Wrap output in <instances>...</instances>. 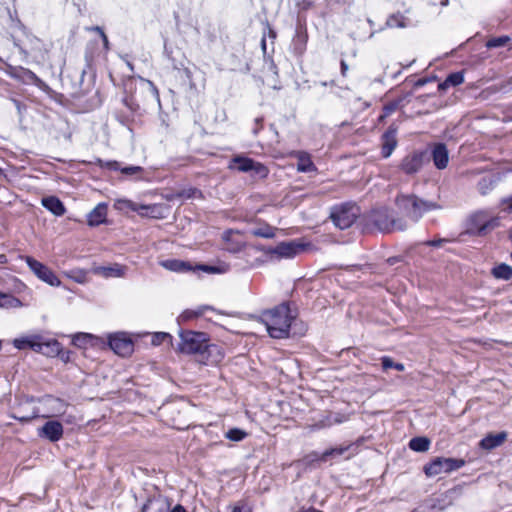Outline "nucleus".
Here are the masks:
<instances>
[{
	"label": "nucleus",
	"mask_w": 512,
	"mask_h": 512,
	"mask_svg": "<svg viewBox=\"0 0 512 512\" xmlns=\"http://www.w3.org/2000/svg\"><path fill=\"white\" fill-rule=\"evenodd\" d=\"M260 319L272 338L284 339L289 336L295 315L292 314L288 303H281L272 309L263 311Z\"/></svg>",
	"instance_id": "1"
},
{
	"label": "nucleus",
	"mask_w": 512,
	"mask_h": 512,
	"mask_svg": "<svg viewBox=\"0 0 512 512\" xmlns=\"http://www.w3.org/2000/svg\"><path fill=\"white\" fill-rule=\"evenodd\" d=\"M396 205L413 223L418 222L424 213L441 208L436 202L423 200L413 194L397 196Z\"/></svg>",
	"instance_id": "2"
},
{
	"label": "nucleus",
	"mask_w": 512,
	"mask_h": 512,
	"mask_svg": "<svg viewBox=\"0 0 512 512\" xmlns=\"http://www.w3.org/2000/svg\"><path fill=\"white\" fill-rule=\"evenodd\" d=\"M306 245L297 241L281 242L275 247H259L258 249L267 256L270 261L290 259L305 250Z\"/></svg>",
	"instance_id": "3"
},
{
	"label": "nucleus",
	"mask_w": 512,
	"mask_h": 512,
	"mask_svg": "<svg viewBox=\"0 0 512 512\" xmlns=\"http://www.w3.org/2000/svg\"><path fill=\"white\" fill-rule=\"evenodd\" d=\"M371 223L382 232H392L395 230L403 231L408 225L403 219L392 217L387 208H379L372 211L370 215Z\"/></svg>",
	"instance_id": "4"
},
{
	"label": "nucleus",
	"mask_w": 512,
	"mask_h": 512,
	"mask_svg": "<svg viewBox=\"0 0 512 512\" xmlns=\"http://www.w3.org/2000/svg\"><path fill=\"white\" fill-rule=\"evenodd\" d=\"M499 225V217H490L487 211L480 210L469 217L468 232L473 235L484 236Z\"/></svg>",
	"instance_id": "5"
},
{
	"label": "nucleus",
	"mask_w": 512,
	"mask_h": 512,
	"mask_svg": "<svg viewBox=\"0 0 512 512\" xmlns=\"http://www.w3.org/2000/svg\"><path fill=\"white\" fill-rule=\"evenodd\" d=\"M179 336L181 339L179 350L186 354H197L200 356L205 343L209 341L207 334L203 332L181 331Z\"/></svg>",
	"instance_id": "6"
},
{
	"label": "nucleus",
	"mask_w": 512,
	"mask_h": 512,
	"mask_svg": "<svg viewBox=\"0 0 512 512\" xmlns=\"http://www.w3.org/2000/svg\"><path fill=\"white\" fill-rule=\"evenodd\" d=\"M465 460L456 458L436 457L427 463L423 470L427 477H434L441 473H451L462 468Z\"/></svg>",
	"instance_id": "7"
},
{
	"label": "nucleus",
	"mask_w": 512,
	"mask_h": 512,
	"mask_svg": "<svg viewBox=\"0 0 512 512\" xmlns=\"http://www.w3.org/2000/svg\"><path fill=\"white\" fill-rule=\"evenodd\" d=\"M358 215L359 208L354 204L346 203L333 208L331 219L335 226L343 230L351 227Z\"/></svg>",
	"instance_id": "8"
},
{
	"label": "nucleus",
	"mask_w": 512,
	"mask_h": 512,
	"mask_svg": "<svg viewBox=\"0 0 512 512\" xmlns=\"http://www.w3.org/2000/svg\"><path fill=\"white\" fill-rule=\"evenodd\" d=\"M230 169H236L240 172H254L261 178L268 175V169L260 162H256L251 158L244 156H235L229 165Z\"/></svg>",
	"instance_id": "9"
},
{
	"label": "nucleus",
	"mask_w": 512,
	"mask_h": 512,
	"mask_svg": "<svg viewBox=\"0 0 512 512\" xmlns=\"http://www.w3.org/2000/svg\"><path fill=\"white\" fill-rule=\"evenodd\" d=\"M25 261L28 267L31 269V271H33V273L42 281L46 282L51 286H59L61 284L59 278L46 265L42 264L41 262L37 261L36 259L30 256H27Z\"/></svg>",
	"instance_id": "10"
},
{
	"label": "nucleus",
	"mask_w": 512,
	"mask_h": 512,
	"mask_svg": "<svg viewBox=\"0 0 512 512\" xmlns=\"http://www.w3.org/2000/svg\"><path fill=\"white\" fill-rule=\"evenodd\" d=\"M5 71L8 76L23 84L35 85L38 87L43 85V81L34 72L27 68L7 65Z\"/></svg>",
	"instance_id": "11"
},
{
	"label": "nucleus",
	"mask_w": 512,
	"mask_h": 512,
	"mask_svg": "<svg viewBox=\"0 0 512 512\" xmlns=\"http://www.w3.org/2000/svg\"><path fill=\"white\" fill-rule=\"evenodd\" d=\"M41 404L44 409V414H42L44 418L61 416L66 412L68 407V404L64 400L50 395L43 397Z\"/></svg>",
	"instance_id": "12"
},
{
	"label": "nucleus",
	"mask_w": 512,
	"mask_h": 512,
	"mask_svg": "<svg viewBox=\"0 0 512 512\" xmlns=\"http://www.w3.org/2000/svg\"><path fill=\"white\" fill-rule=\"evenodd\" d=\"M110 348L119 356L125 357L133 352L134 345L124 333H116L109 337Z\"/></svg>",
	"instance_id": "13"
},
{
	"label": "nucleus",
	"mask_w": 512,
	"mask_h": 512,
	"mask_svg": "<svg viewBox=\"0 0 512 512\" xmlns=\"http://www.w3.org/2000/svg\"><path fill=\"white\" fill-rule=\"evenodd\" d=\"M63 432V426L59 421L50 420L38 429V436L51 442H57L62 438Z\"/></svg>",
	"instance_id": "14"
},
{
	"label": "nucleus",
	"mask_w": 512,
	"mask_h": 512,
	"mask_svg": "<svg viewBox=\"0 0 512 512\" xmlns=\"http://www.w3.org/2000/svg\"><path fill=\"white\" fill-rule=\"evenodd\" d=\"M223 358L224 353L220 346L206 342L199 356V361L206 365H215L221 362Z\"/></svg>",
	"instance_id": "15"
},
{
	"label": "nucleus",
	"mask_w": 512,
	"mask_h": 512,
	"mask_svg": "<svg viewBox=\"0 0 512 512\" xmlns=\"http://www.w3.org/2000/svg\"><path fill=\"white\" fill-rule=\"evenodd\" d=\"M423 165L422 153H412L404 157L400 164V169L408 175L417 173Z\"/></svg>",
	"instance_id": "16"
},
{
	"label": "nucleus",
	"mask_w": 512,
	"mask_h": 512,
	"mask_svg": "<svg viewBox=\"0 0 512 512\" xmlns=\"http://www.w3.org/2000/svg\"><path fill=\"white\" fill-rule=\"evenodd\" d=\"M36 352L48 357H55L61 355L62 347L56 339H47L41 336V341L38 342Z\"/></svg>",
	"instance_id": "17"
},
{
	"label": "nucleus",
	"mask_w": 512,
	"mask_h": 512,
	"mask_svg": "<svg viewBox=\"0 0 512 512\" xmlns=\"http://www.w3.org/2000/svg\"><path fill=\"white\" fill-rule=\"evenodd\" d=\"M507 432L502 431L497 434L489 433L480 442V448L490 451L501 446L507 439Z\"/></svg>",
	"instance_id": "18"
},
{
	"label": "nucleus",
	"mask_w": 512,
	"mask_h": 512,
	"mask_svg": "<svg viewBox=\"0 0 512 512\" xmlns=\"http://www.w3.org/2000/svg\"><path fill=\"white\" fill-rule=\"evenodd\" d=\"M432 159L436 168L445 169L449 162V152L445 144L438 143L432 149Z\"/></svg>",
	"instance_id": "19"
},
{
	"label": "nucleus",
	"mask_w": 512,
	"mask_h": 512,
	"mask_svg": "<svg viewBox=\"0 0 512 512\" xmlns=\"http://www.w3.org/2000/svg\"><path fill=\"white\" fill-rule=\"evenodd\" d=\"M396 129L389 127L382 135V156L388 158L397 146Z\"/></svg>",
	"instance_id": "20"
},
{
	"label": "nucleus",
	"mask_w": 512,
	"mask_h": 512,
	"mask_svg": "<svg viewBox=\"0 0 512 512\" xmlns=\"http://www.w3.org/2000/svg\"><path fill=\"white\" fill-rule=\"evenodd\" d=\"M108 206L106 203H99L87 216L89 226H98L105 223L107 217Z\"/></svg>",
	"instance_id": "21"
},
{
	"label": "nucleus",
	"mask_w": 512,
	"mask_h": 512,
	"mask_svg": "<svg viewBox=\"0 0 512 512\" xmlns=\"http://www.w3.org/2000/svg\"><path fill=\"white\" fill-rule=\"evenodd\" d=\"M297 158V171L302 173L314 172L317 170L316 166L311 160L310 155L305 151H294L291 154Z\"/></svg>",
	"instance_id": "22"
},
{
	"label": "nucleus",
	"mask_w": 512,
	"mask_h": 512,
	"mask_svg": "<svg viewBox=\"0 0 512 512\" xmlns=\"http://www.w3.org/2000/svg\"><path fill=\"white\" fill-rule=\"evenodd\" d=\"M41 203L43 207H45L55 216H62L66 212L65 206L62 203V201L55 196L44 197Z\"/></svg>",
	"instance_id": "23"
},
{
	"label": "nucleus",
	"mask_w": 512,
	"mask_h": 512,
	"mask_svg": "<svg viewBox=\"0 0 512 512\" xmlns=\"http://www.w3.org/2000/svg\"><path fill=\"white\" fill-rule=\"evenodd\" d=\"M160 265L172 272H189L193 271V267L189 262L178 259H167L160 262Z\"/></svg>",
	"instance_id": "24"
},
{
	"label": "nucleus",
	"mask_w": 512,
	"mask_h": 512,
	"mask_svg": "<svg viewBox=\"0 0 512 512\" xmlns=\"http://www.w3.org/2000/svg\"><path fill=\"white\" fill-rule=\"evenodd\" d=\"M39 341H41L40 335H30L14 339L13 345L19 350L31 349L36 352Z\"/></svg>",
	"instance_id": "25"
},
{
	"label": "nucleus",
	"mask_w": 512,
	"mask_h": 512,
	"mask_svg": "<svg viewBox=\"0 0 512 512\" xmlns=\"http://www.w3.org/2000/svg\"><path fill=\"white\" fill-rule=\"evenodd\" d=\"M94 273L105 278L123 277L125 274V267L119 264H114L112 266H99L94 269Z\"/></svg>",
	"instance_id": "26"
},
{
	"label": "nucleus",
	"mask_w": 512,
	"mask_h": 512,
	"mask_svg": "<svg viewBox=\"0 0 512 512\" xmlns=\"http://www.w3.org/2000/svg\"><path fill=\"white\" fill-rule=\"evenodd\" d=\"M125 203L131 210L137 212L141 216L151 215L155 217V213L159 209L158 205H138L131 201H125Z\"/></svg>",
	"instance_id": "27"
},
{
	"label": "nucleus",
	"mask_w": 512,
	"mask_h": 512,
	"mask_svg": "<svg viewBox=\"0 0 512 512\" xmlns=\"http://www.w3.org/2000/svg\"><path fill=\"white\" fill-rule=\"evenodd\" d=\"M464 82V75L462 72H454L447 76V78L438 85L439 90H445L449 87H455Z\"/></svg>",
	"instance_id": "28"
},
{
	"label": "nucleus",
	"mask_w": 512,
	"mask_h": 512,
	"mask_svg": "<svg viewBox=\"0 0 512 512\" xmlns=\"http://www.w3.org/2000/svg\"><path fill=\"white\" fill-rule=\"evenodd\" d=\"M430 447V440L426 437H414L409 442V448L416 452H426Z\"/></svg>",
	"instance_id": "29"
},
{
	"label": "nucleus",
	"mask_w": 512,
	"mask_h": 512,
	"mask_svg": "<svg viewBox=\"0 0 512 512\" xmlns=\"http://www.w3.org/2000/svg\"><path fill=\"white\" fill-rule=\"evenodd\" d=\"M277 230L278 229L276 227L265 224L261 227L252 229L251 234L256 237L271 239L275 237Z\"/></svg>",
	"instance_id": "30"
},
{
	"label": "nucleus",
	"mask_w": 512,
	"mask_h": 512,
	"mask_svg": "<svg viewBox=\"0 0 512 512\" xmlns=\"http://www.w3.org/2000/svg\"><path fill=\"white\" fill-rule=\"evenodd\" d=\"M491 273L496 279L509 280L512 277V267L502 263L495 266Z\"/></svg>",
	"instance_id": "31"
},
{
	"label": "nucleus",
	"mask_w": 512,
	"mask_h": 512,
	"mask_svg": "<svg viewBox=\"0 0 512 512\" xmlns=\"http://www.w3.org/2000/svg\"><path fill=\"white\" fill-rule=\"evenodd\" d=\"M325 461L322 460L321 453L312 451L308 454H306L301 460L300 463L305 468H311L315 467L318 463H324Z\"/></svg>",
	"instance_id": "32"
},
{
	"label": "nucleus",
	"mask_w": 512,
	"mask_h": 512,
	"mask_svg": "<svg viewBox=\"0 0 512 512\" xmlns=\"http://www.w3.org/2000/svg\"><path fill=\"white\" fill-rule=\"evenodd\" d=\"M21 301L11 294L0 292V307L1 308H18L21 307Z\"/></svg>",
	"instance_id": "33"
},
{
	"label": "nucleus",
	"mask_w": 512,
	"mask_h": 512,
	"mask_svg": "<svg viewBox=\"0 0 512 512\" xmlns=\"http://www.w3.org/2000/svg\"><path fill=\"white\" fill-rule=\"evenodd\" d=\"M406 26L405 17L401 13L390 15L385 23L387 28H405Z\"/></svg>",
	"instance_id": "34"
},
{
	"label": "nucleus",
	"mask_w": 512,
	"mask_h": 512,
	"mask_svg": "<svg viewBox=\"0 0 512 512\" xmlns=\"http://www.w3.org/2000/svg\"><path fill=\"white\" fill-rule=\"evenodd\" d=\"M176 196L178 198H183V199H192V198L203 199L204 198L202 191L195 187L183 189V190L179 191L176 194Z\"/></svg>",
	"instance_id": "35"
},
{
	"label": "nucleus",
	"mask_w": 512,
	"mask_h": 512,
	"mask_svg": "<svg viewBox=\"0 0 512 512\" xmlns=\"http://www.w3.org/2000/svg\"><path fill=\"white\" fill-rule=\"evenodd\" d=\"M510 40V37L506 35L493 37L486 42L485 46L488 49L503 47L506 46L510 42Z\"/></svg>",
	"instance_id": "36"
},
{
	"label": "nucleus",
	"mask_w": 512,
	"mask_h": 512,
	"mask_svg": "<svg viewBox=\"0 0 512 512\" xmlns=\"http://www.w3.org/2000/svg\"><path fill=\"white\" fill-rule=\"evenodd\" d=\"M247 436V433L239 428H232L225 433V437L231 441H241Z\"/></svg>",
	"instance_id": "37"
},
{
	"label": "nucleus",
	"mask_w": 512,
	"mask_h": 512,
	"mask_svg": "<svg viewBox=\"0 0 512 512\" xmlns=\"http://www.w3.org/2000/svg\"><path fill=\"white\" fill-rule=\"evenodd\" d=\"M347 449L348 447H336L327 449L326 451L321 453L322 460L326 462L330 457L341 456Z\"/></svg>",
	"instance_id": "38"
},
{
	"label": "nucleus",
	"mask_w": 512,
	"mask_h": 512,
	"mask_svg": "<svg viewBox=\"0 0 512 512\" xmlns=\"http://www.w3.org/2000/svg\"><path fill=\"white\" fill-rule=\"evenodd\" d=\"M347 418L346 417H343L339 414H336V415H330L328 416L325 421H322L320 425H318L320 428H323V427H329V426H332L334 424H340V423H343L344 421H346Z\"/></svg>",
	"instance_id": "39"
},
{
	"label": "nucleus",
	"mask_w": 512,
	"mask_h": 512,
	"mask_svg": "<svg viewBox=\"0 0 512 512\" xmlns=\"http://www.w3.org/2000/svg\"><path fill=\"white\" fill-rule=\"evenodd\" d=\"M91 339L92 335L87 333H79L74 336L73 344L78 347H84Z\"/></svg>",
	"instance_id": "40"
},
{
	"label": "nucleus",
	"mask_w": 512,
	"mask_h": 512,
	"mask_svg": "<svg viewBox=\"0 0 512 512\" xmlns=\"http://www.w3.org/2000/svg\"><path fill=\"white\" fill-rule=\"evenodd\" d=\"M203 311H195V310H185L181 313V315L178 317L179 322H185L194 318H197L198 316L202 315Z\"/></svg>",
	"instance_id": "41"
},
{
	"label": "nucleus",
	"mask_w": 512,
	"mask_h": 512,
	"mask_svg": "<svg viewBox=\"0 0 512 512\" xmlns=\"http://www.w3.org/2000/svg\"><path fill=\"white\" fill-rule=\"evenodd\" d=\"M399 106V103L397 101L390 102L386 104L383 108V115L381 118L388 117L392 113H394Z\"/></svg>",
	"instance_id": "42"
},
{
	"label": "nucleus",
	"mask_w": 512,
	"mask_h": 512,
	"mask_svg": "<svg viewBox=\"0 0 512 512\" xmlns=\"http://www.w3.org/2000/svg\"><path fill=\"white\" fill-rule=\"evenodd\" d=\"M171 335L169 333H165V332H159V333H156L154 336H153V344H160L162 342H164L165 340H171Z\"/></svg>",
	"instance_id": "43"
},
{
	"label": "nucleus",
	"mask_w": 512,
	"mask_h": 512,
	"mask_svg": "<svg viewBox=\"0 0 512 512\" xmlns=\"http://www.w3.org/2000/svg\"><path fill=\"white\" fill-rule=\"evenodd\" d=\"M121 172L125 175H136L140 172H142V167L140 166H127L120 169Z\"/></svg>",
	"instance_id": "44"
},
{
	"label": "nucleus",
	"mask_w": 512,
	"mask_h": 512,
	"mask_svg": "<svg viewBox=\"0 0 512 512\" xmlns=\"http://www.w3.org/2000/svg\"><path fill=\"white\" fill-rule=\"evenodd\" d=\"M448 242H450V240L447 238H438V239L426 241V242H424V244L427 246H432V247H441L443 244L448 243Z\"/></svg>",
	"instance_id": "45"
},
{
	"label": "nucleus",
	"mask_w": 512,
	"mask_h": 512,
	"mask_svg": "<svg viewBox=\"0 0 512 512\" xmlns=\"http://www.w3.org/2000/svg\"><path fill=\"white\" fill-rule=\"evenodd\" d=\"M193 270H200L207 273H217L219 272V269L215 266H209V265H197Z\"/></svg>",
	"instance_id": "46"
},
{
	"label": "nucleus",
	"mask_w": 512,
	"mask_h": 512,
	"mask_svg": "<svg viewBox=\"0 0 512 512\" xmlns=\"http://www.w3.org/2000/svg\"><path fill=\"white\" fill-rule=\"evenodd\" d=\"M394 364L395 363L393 362V360L390 357L385 356L382 358V367L384 370L394 368Z\"/></svg>",
	"instance_id": "47"
},
{
	"label": "nucleus",
	"mask_w": 512,
	"mask_h": 512,
	"mask_svg": "<svg viewBox=\"0 0 512 512\" xmlns=\"http://www.w3.org/2000/svg\"><path fill=\"white\" fill-rule=\"evenodd\" d=\"M501 204L506 205L509 211L512 210V195L501 200Z\"/></svg>",
	"instance_id": "48"
},
{
	"label": "nucleus",
	"mask_w": 512,
	"mask_h": 512,
	"mask_svg": "<svg viewBox=\"0 0 512 512\" xmlns=\"http://www.w3.org/2000/svg\"><path fill=\"white\" fill-rule=\"evenodd\" d=\"M242 248V244L241 243H236L235 245L233 246H226V249L231 251V252H237L239 251L240 249Z\"/></svg>",
	"instance_id": "49"
},
{
	"label": "nucleus",
	"mask_w": 512,
	"mask_h": 512,
	"mask_svg": "<svg viewBox=\"0 0 512 512\" xmlns=\"http://www.w3.org/2000/svg\"><path fill=\"white\" fill-rule=\"evenodd\" d=\"M340 65H341V74H342V76L345 77L347 74V71H348V65L344 60L341 61Z\"/></svg>",
	"instance_id": "50"
},
{
	"label": "nucleus",
	"mask_w": 512,
	"mask_h": 512,
	"mask_svg": "<svg viewBox=\"0 0 512 512\" xmlns=\"http://www.w3.org/2000/svg\"><path fill=\"white\" fill-rule=\"evenodd\" d=\"M106 166H107L108 168L112 169V170H118V169H120V168H119V163H118L117 161L108 162V163L106 164Z\"/></svg>",
	"instance_id": "51"
},
{
	"label": "nucleus",
	"mask_w": 512,
	"mask_h": 512,
	"mask_svg": "<svg viewBox=\"0 0 512 512\" xmlns=\"http://www.w3.org/2000/svg\"><path fill=\"white\" fill-rule=\"evenodd\" d=\"M101 38L103 40V44H104L105 49L108 50L109 49V41H108V38H107L106 34L102 33Z\"/></svg>",
	"instance_id": "52"
},
{
	"label": "nucleus",
	"mask_w": 512,
	"mask_h": 512,
	"mask_svg": "<svg viewBox=\"0 0 512 512\" xmlns=\"http://www.w3.org/2000/svg\"><path fill=\"white\" fill-rule=\"evenodd\" d=\"M171 512H186V510L182 505L178 504L172 509Z\"/></svg>",
	"instance_id": "53"
},
{
	"label": "nucleus",
	"mask_w": 512,
	"mask_h": 512,
	"mask_svg": "<svg viewBox=\"0 0 512 512\" xmlns=\"http://www.w3.org/2000/svg\"><path fill=\"white\" fill-rule=\"evenodd\" d=\"M88 30L90 31H96L99 33L100 36H102V33H104L103 29L99 26L91 27Z\"/></svg>",
	"instance_id": "54"
},
{
	"label": "nucleus",
	"mask_w": 512,
	"mask_h": 512,
	"mask_svg": "<svg viewBox=\"0 0 512 512\" xmlns=\"http://www.w3.org/2000/svg\"><path fill=\"white\" fill-rule=\"evenodd\" d=\"M147 82H148V84L150 85V87H151V89H152L153 93H154L156 96H158V95H159V93H158V89H157V87L153 84V82H151V81H147Z\"/></svg>",
	"instance_id": "55"
},
{
	"label": "nucleus",
	"mask_w": 512,
	"mask_h": 512,
	"mask_svg": "<svg viewBox=\"0 0 512 512\" xmlns=\"http://www.w3.org/2000/svg\"><path fill=\"white\" fill-rule=\"evenodd\" d=\"M232 234H233V232H232V231H225V232L223 233V239H224L225 241H229V239H230V237L232 236Z\"/></svg>",
	"instance_id": "56"
},
{
	"label": "nucleus",
	"mask_w": 512,
	"mask_h": 512,
	"mask_svg": "<svg viewBox=\"0 0 512 512\" xmlns=\"http://www.w3.org/2000/svg\"><path fill=\"white\" fill-rule=\"evenodd\" d=\"M394 369H396L398 371H403L404 370V365L402 363H395L394 364Z\"/></svg>",
	"instance_id": "57"
},
{
	"label": "nucleus",
	"mask_w": 512,
	"mask_h": 512,
	"mask_svg": "<svg viewBox=\"0 0 512 512\" xmlns=\"http://www.w3.org/2000/svg\"><path fill=\"white\" fill-rule=\"evenodd\" d=\"M38 416H39L38 413H34L32 417H22V418H20V420L23 421V422H26V421H29L30 419L36 418Z\"/></svg>",
	"instance_id": "58"
},
{
	"label": "nucleus",
	"mask_w": 512,
	"mask_h": 512,
	"mask_svg": "<svg viewBox=\"0 0 512 512\" xmlns=\"http://www.w3.org/2000/svg\"><path fill=\"white\" fill-rule=\"evenodd\" d=\"M7 263V257L5 254H0V264H6Z\"/></svg>",
	"instance_id": "59"
},
{
	"label": "nucleus",
	"mask_w": 512,
	"mask_h": 512,
	"mask_svg": "<svg viewBox=\"0 0 512 512\" xmlns=\"http://www.w3.org/2000/svg\"><path fill=\"white\" fill-rule=\"evenodd\" d=\"M84 274L81 273V276H77V277H74L75 281H77L78 283H82L83 282V279H84Z\"/></svg>",
	"instance_id": "60"
},
{
	"label": "nucleus",
	"mask_w": 512,
	"mask_h": 512,
	"mask_svg": "<svg viewBox=\"0 0 512 512\" xmlns=\"http://www.w3.org/2000/svg\"><path fill=\"white\" fill-rule=\"evenodd\" d=\"M232 512H243V508L241 506H234Z\"/></svg>",
	"instance_id": "61"
},
{
	"label": "nucleus",
	"mask_w": 512,
	"mask_h": 512,
	"mask_svg": "<svg viewBox=\"0 0 512 512\" xmlns=\"http://www.w3.org/2000/svg\"><path fill=\"white\" fill-rule=\"evenodd\" d=\"M68 354H69L68 352H66V355L62 354V355H61V358H62L64 361H67V360L69 359V355H68Z\"/></svg>",
	"instance_id": "62"
},
{
	"label": "nucleus",
	"mask_w": 512,
	"mask_h": 512,
	"mask_svg": "<svg viewBox=\"0 0 512 512\" xmlns=\"http://www.w3.org/2000/svg\"><path fill=\"white\" fill-rule=\"evenodd\" d=\"M255 121H256V124H260L262 122V119L257 118Z\"/></svg>",
	"instance_id": "63"
},
{
	"label": "nucleus",
	"mask_w": 512,
	"mask_h": 512,
	"mask_svg": "<svg viewBox=\"0 0 512 512\" xmlns=\"http://www.w3.org/2000/svg\"><path fill=\"white\" fill-rule=\"evenodd\" d=\"M262 45H263V48H265V39L262 40Z\"/></svg>",
	"instance_id": "64"
}]
</instances>
